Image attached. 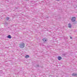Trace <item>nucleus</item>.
<instances>
[{
  "instance_id": "obj_1",
  "label": "nucleus",
  "mask_w": 77,
  "mask_h": 77,
  "mask_svg": "<svg viewBox=\"0 0 77 77\" xmlns=\"http://www.w3.org/2000/svg\"><path fill=\"white\" fill-rule=\"evenodd\" d=\"M25 45V44L23 42L20 43V48H24V46Z\"/></svg>"
},
{
  "instance_id": "obj_2",
  "label": "nucleus",
  "mask_w": 77,
  "mask_h": 77,
  "mask_svg": "<svg viewBox=\"0 0 77 77\" xmlns=\"http://www.w3.org/2000/svg\"><path fill=\"white\" fill-rule=\"evenodd\" d=\"M76 20V18L75 17H72L71 19V21L72 22H74Z\"/></svg>"
},
{
  "instance_id": "obj_3",
  "label": "nucleus",
  "mask_w": 77,
  "mask_h": 77,
  "mask_svg": "<svg viewBox=\"0 0 77 77\" xmlns=\"http://www.w3.org/2000/svg\"><path fill=\"white\" fill-rule=\"evenodd\" d=\"M71 27H72V25L70 23H69L68 24V27L69 28H71Z\"/></svg>"
},
{
  "instance_id": "obj_4",
  "label": "nucleus",
  "mask_w": 77,
  "mask_h": 77,
  "mask_svg": "<svg viewBox=\"0 0 77 77\" xmlns=\"http://www.w3.org/2000/svg\"><path fill=\"white\" fill-rule=\"evenodd\" d=\"M72 76H77V73H73L72 74Z\"/></svg>"
},
{
  "instance_id": "obj_5",
  "label": "nucleus",
  "mask_w": 77,
  "mask_h": 77,
  "mask_svg": "<svg viewBox=\"0 0 77 77\" xmlns=\"http://www.w3.org/2000/svg\"><path fill=\"white\" fill-rule=\"evenodd\" d=\"M61 59H62V57H61L58 56V60H61Z\"/></svg>"
},
{
  "instance_id": "obj_6",
  "label": "nucleus",
  "mask_w": 77,
  "mask_h": 77,
  "mask_svg": "<svg viewBox=\"0 0 77 77\" xmlns=\"http://www.w3.org/2000/svg\"><path fill=\"white\" fill-rule=\"evenodd\" d=\"M43 41H44V42H46V41H47V40H46V39L45 38H44L43 39H42Z\"/></svg>"
},
{
  "instance_id": "obj_7",
  "label": "nucleus",
  "mask_w": 77,
  "mask_h": 77,
  "mask_svg": "<svg viewBox=\"0 0 77 77\" xmlns=\"http://www.w3.org/2000/svg\"><path fill=\"white\" fill-rule=\"evenodd\" d=\"M7 38H9V39H11V38L12 37H11V35H9L7 36Z\"/></svg>"
},
{
  "instance_id": "obj_8",
  "label": "nucleus",
  "mask_w": 77,
  "mask_h": 77,
  "mask_svg": "<svg viewBox=\"0 0 77 77\" xmlns=\"http://www.w3.org/2000/svg\"><path fill=\"white\" fill-rule=\"evenodd\" d=\"M25 58H28L29 57V55H26L25 57Z\"/></svg>"
},
{
  "instance_id": "obj_9",
  "label": "nucleus",
  "mask_w": 77,
  "mask_h": 77,
  "mask_svg": "<svg viewBox=\"0 0 77 77\" xmlns=\"http://www.w3.org/2000/svg\"><path fill=\"white\" fill-rule=\"evenodd\" d=\"M6 20H9V17H7L6 18Z\"/></svg>"
},
{
  "instance_id": "obj_10",
  "label": "nucleus",
  "mask_w": 77,
  "mask_h": 77,
  "mask_svg": "<svg viewBox=\"0 0 77 77\" xmlns=\"http://www.w3.org/2000/svg\"><path fill=\"white\" fill-rule=\"evenodd\" d=\"M37 67H39V65H37Z\"/></svg>"
},
{
  "instance_id": "obj_11",
  "label": "nucleus",
  "mask_w": 77,
  "mask_h": 77,
  "mask_svg": "<svg viewBox=\"0 0 77 77\" xmlns=\"http://www.w3.org/2000/svg\"><path fill=\"white\" fill-rule=\"evenodd\" d=\"M70 39H72V37H70Z\"/></svg>"
},
{
  "instance_id": "obj_12",
  "label": "nucleus",
  "mask_w": 77,
  "mask_h": 77,
  "mask_svg": "<svg viewBox=\"0 0 77 77\" xmlns=\"http://www.w3.org/2000/svg\"><path fill=\"white\" fill-rule=\"evenodd\" d=\"M57 1H59L60 0H56Z\"/></svg>"
}]
</instances>
